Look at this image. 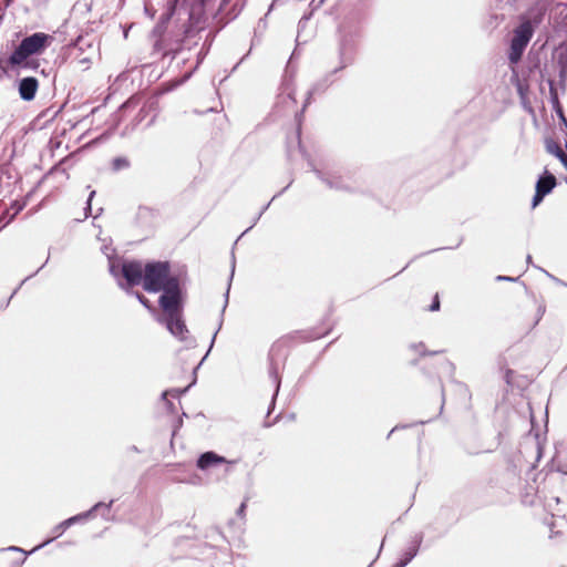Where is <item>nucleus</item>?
<instances>
[{
  "label": "nucleus",
  "instance_id": "f257e3e1",
  "mask_svg": "<svg viewBox=\"0 0 567 567\" xmlns=\"http://www.w3.org/2000/svg\"><path fill=\"white\" fill-rule=\"evenodd\" d=\"M110 271L115 278L121 275L126 288L143 284L148 292L162 291L159 305L163 310H174L176 301L181 300L179 280L171 274L168 262H150L145 267L138 261L124 262L121 267L112 262Z\"/></svg>",
  "mask_w": 567,
  "mask_h": 567
},
{
  "label": "nucleus",
  "instance_id": "f03ea898",
  "mask_svg": "<svg viewBox=\"0 0 567 567\" xmlns=\"http://www.w3.org/2000/svg\"><path fill=\"white\" fill-rule=\"evenodd\" d=\"M53 41L50 34L37 32L25 37L9 56L12 66L27 65L29 56L41 54Z\"/></svg>",
  "mask_w": 567,
  "mask_h": 567
},
{
  "label": "nucleus",
  "instance_id": "7ed1b4c3",
  "mask_svg": "<svg viewBox=\"0 0 567 567\" xmlns=\"http://www.w3.org/2000/svg\"><path fill=\"white\" fill-rule=\"evenodd\" d=\"M532 35L533 28L529 21L520 23L518 28L515 30L508 55L509 61L512 63H517L520 60V56L526 45L528 44Z\"/></svg>",
  "mask_w": 567,
  "mask_h": 567
},
{
  "label": "nucleus",
  "instance_id": "20e7f679",
  "mask_svg": "<svg viewBox=\"0 0 567 567\" xmlns=\"http://www.w3.org/2000/svg\"><path fill=\"white\" fill-rule=\"evenodd\" d=\"M181 300L176 301V306L174 310L167 311L163 310L164 317L158 316L156 319L161 323H165L167 330L178 338L179 340L184 341L186 340V334L188 333V330L184 323V321L181 318Z\"/></svg>",
  "mask_w": 567,
  "mask_h": 567
},
{
  "label": "nucleus",
  "instance_id": "39448f33",
  "mask_svg": "<svg viewBox=\"0 0 567 567\" xmlns=\"http://www.w3.org/2000/svg\"><path fill=\"white\" fill-rule=\"evenodd\" d=\"M556 186V178L554 175L549 174L547 171L544 176H542L536 183V192L533 197V207L535 208L540 204L543 198L549 194L553 188Z\"/></svg>",
  "mask_w": 567,
  "mask_h": 567
},
{
  "label": "nucleus",
  "instance_id": "423d86ee",
  "mask_svg": "<svg viewBox=\"0 0 567 567\" xmlns=\"http://www.w3.org/2000/svg\"><path fill=\"white\" fill-rule=\"evenodd\" d=\"M39 89V81L33 76L22 78L18 82V92L23 101H32Z\"/></svg>",
  "mask_w": 567,
  "mask_h": 567
},
{
  "label": "nucleus",
  "instance_id": "0eeeda50",
  "mask_svg": "<svg viewBox=\"0 0 567 567\" xmlns=\"http://www.w3.org/2000/svg\"><path fill=\"white\" fill-rule=\"evenodd\" d=\"M223 463L231 464L233 462L227 461L225 457L217 455L214 452H206L197 460V467L205 471L209 467Z\"/></svg>",
  "mask_w": 567,
  "mask_h": 567
},
{
  "label": "nucleus",
  "instance_id": "6e6552de",
  "mask_svg": "<svg viewBox=\"0 0 567 567\" xmlns=\"http://www.w3.org/2000/svg\"><path fill=\"white\" fill-rule=\"evenodd\" d=\"M111 505H112V501H111L107 505H105V507H106L107 509H110ZM102 506H104V504H103V503H97V504H95V505L92 507V509H90V511H87V512H85V513H81V514H78V515H75V516H72V517L68 518V519H66V524H65V525H71V526H72V525H73V524H75V523H80V522H84V520H86L89 517H91V516H92V513H93L94 511H97V509H99L100 507H102Z\"/></svg>",
  "mask_w": 567,
  "mask_h": 567
},
{
  "label": "nucleus",
  "instance_id": "1a4fd4ad",
  "mask_svg": "<svg viewBox=\"0 0 567 567\" xmlns=\"http://www.w3.org/2000/svg\"><path fill=\"white\" fill-rule=\"evenodd\" d=\"M419 550V542H414L412 545H410L404 553L402 554V557L400 560L393 566V567H405L417 554Z\"/></svg>",
  "mask_w": 567,
  "mask_h": 567
},
{
  "label": "nucleus",
  "instance_id": "9d476101",
  "mask_svg": "<svg viewBox=\"0 0 567 567\" xmlns=\"http://www.w3.org/2000/svg\"><path fill=\"white\" fill-rule=\"evenodd\" d=\"M66 524V519L63 520L62 523H60L59 525H56L54 528H53V533L55 534V536L53 537V539L55 537H59L61 536L65 529H68L71 525H65ZM52 540V538L45 540L44 543L35 546L30 553H33L35 550H38L39 548H42L43 546H45L47 544H49L50 542Z\"/></svg>",
  "mask_w": 567,
  "mask_h": 567
},
{
  "label": "nucleus",
  "instance_id": "9b49d317",
  "mask_svg": "<svg viewBox=\"0 0 567 567\" xmlns=\"http://www.w3.org/2000/svg\"><path fill=\"white\" fill-rule=\"evenodd\" d=\"M24 207V203L14 202L3 215L7 218L6 224L10 223Z\"/></svg>",
  "mask_w": 567,
  "mask_h": 567
},
{
  "label": "nucleus",
  "instance_id": "f8f14e48",
  "mask_svg": "<svg viewBox=\"0 0 567 567\" xmlns=\"http://www.w3.org/2000/svg\"><path fill=\"white\" fill-rule=\"evenodd\" d=\"M112 166L114 171H120L127 168L130 166V162L125 157H116L112 162Z\"/></svg>",
  "mask_w": 567,
  "mask_h": 567
},
{
  "label": "nucleus",
  "instance_id": "ddd939ff",
  "mask_svg": "<svg viewBox=\"0 0 567 567\" xmlns=\"http://www.w3.org/2000/svg\"><path fill=\"white\" fill-rule=\"evenodd\" d=\"M545 146L546 151L554 156H556V154H558L559 151H561L560 146L553 140H547Z\"/></svg>",
  "mask_w": 567,
  "mask_h": 567
},
{
  "label": "nucleus",
  "instance_id": "4468645a",
  "mask_svg": "<svg viewBox=\"0 0 567 567\" xmlns=\"http://www.w3.org/2000/svg\"><path fill=\"white\" fill-rule=\"evenodd\" d=\"M136 297L143 306H145L152 312H155V309L150 305L148 300L143 295L136 293Z\"/></svg>",
  "mask_w": 567,
  "mask_h": 567
},
{
  "label": "nucleus",
  "instance_id": "2eb2a0df",
  "mask_svg": "<svg viewBox=\"0 0 567 567\" xmlns=\"http://www.w3.org/2000/svg\"><path fill=\"white\" fill-rule=\"evenodd\" d=\"M559 502H560V501H559V498H558V497H551V498H549V499L547 501V507H548L549 509H554V503H555V505H558V504H559Z\"/></svg>",
  "mask_w": 567,
  "mask_h": 567
},
{
  "label": "nucleus",
  "instance_id": "dca6fc26",
  "mask_svg": "<svg viewBox=\"0 0 567 567\" xmlns=\"http://www.w3.org/2000/svg\"><path fill=\"white\" fill-rule=\"evenodd\" d=\"M327 184L330 186V187H333V188H342V185L339 181H332V179H327Z\"/></svg>",
  "mask_w": 567,
  "mask_h": 567
},
{
  "label": "nucleus",
  "instance_id": "f3484780",
  "mask_svg": "<svg viewBox=\"0 0 567 567\" xmlns=\"http://www.w3.org/2000/svg\"><path fill=\"white\" fill-rule=\"evenodd\" d=\"M439 308H440V301H439L437 296H435V299H434L433 303L431 305L430 310L436 311V310H439Z\"/></svg>",
  "mask_w": 567,
  "mask_h": 567
},
{
  "label": "nucleus",
  "instance_id": "a211bd4d",
  "mask_svg": "<svg viewBox=\"0 0 567 567\" xmlns=\"http://www.w3.org/2000/svg\"><path fill=\"white\" fill-rule=\"evenodd\" d=\"M556 157L561 162V164H564L565 161L567 159V155L565 154V152L563 150L559 151L558 154H556Z\"/></svg>",
  "mask_w": 567,
  "mask_h": 567
},
{
  "label": "nucleus",
  "instance_id": "6ab92c4d",
  "mask_svg": "<svg viewBox=\"0 0 567 567\" xmlns=\"http://www.w3.org/2000/svg\"><path fill=\"white\" fill-rule=\"evenodd\" d=\"M544 311H545V309H544L543 307H539V308H538V318H537L536 323L539 321V319H540V318H542V316L544 315Z\"/></svg>",
  "mask_w": 567,
  "mask_h": 567
},
{
  "label": "nucleus",
  "instance_id": "aec40b11",
  "mask_svg": "<svg viewBox=\"0 0 567 567\" xmlns=\"http://www.w3.org/2000/svg\"><path fill=\"white\" fill-rule=\"evenodd\" d=\"M246 508V503H241L240 507L238 508V514L243 515Z\"/></svg>",
  "mask_w": 567,
  "mask_h": 567
},
{
  "label": "nucleus",
  "instance_id": "412c9836",
  "mask_svg": "<svg viewBox=\"0 0 567 567\" xmlns=\"http://www.w3.org/2000/svg\"><path fill=\"white\" fill-rule=\"evenodd\" d=\"M497 279H498V280H508V281H513V280H515L514 278H512V277H506V276H498V277H497Z\"/></svg>",
  "mask_w": 567,
  "mask_h": 567
},
{
  "label": "nucleus",
  "instance_id": "4be33fe9",
  "mask_svg": "<svg viewBox=\"0 0 567 567\" xmlns=\"http://www.w3.org/2000/svg\"><path fill=\"white\" fill-rule=\"evenodd\" d=\"M94 194H95V192H94V190H93V192H91V194H90V197H89V200H87V209H91L90 202H91L92 197L94 196Z\"/></svg>",
  "mask_w": 567,
  "mask_h": 567
},
{
  "label": "nucleus",
  "instance_id": "5701e85b",
  "mask_svg": "<svg viewBox=\"0 0 567 567\" xmlns=\"http://www.w3.org/2000/svg\"><path fill=\"white\" fill-rule=\"evenodd\" d=\"M275 382H276V394H277L279 391V381L277 379V375H275Z\"/></svg>",
  "mask_w": 567,
  "mask_h": 567
},
{
  "label": "nucleus",
  "instance_id": "b1692460",
  "mask_svg": "<svg viewBox=\"0 0 567 567\" xmlns=\"http://www.w3.org/2000/svg\"><path fill=\"white\" fill-rule=\"evenodd\" d=\"M9 550L22 551V549H21V548L16 547V546H11V547H9Z\"/></svg>",
  "mask_w": 567,
  "mask_h": 567
},
{
  "label": "nucleus",
  "instance_id": "393cba45",
  "mask_svg": "<svg viewBox=\"0 0 567 567\" xmlns=\"http://www.w3.org/2000/svg\"><path fill=\"white\" fill-rule=\"evenodd\" d=\"M560 514H564V511L563 509H557L556 513L554 515H560Z\"/></svg>",
  "mask_w": 567,
  "mask_h": 567
},
{
  "label": "nucleus",
  "instance_id": "a878e982",
  "mask_svg": "<svg viewBox=\"0 0 567 567\" xmlns=\"http://www.w3.org/2000/svg\"><path fill=\"white\" fill-rule=\"evenodd\" d=\"M118 285H120L122 288H125L124 284H123L121 280H118Z\"/></svg>",
  "mask_w": 567,
  "mask_h": 567
},
{
  "label": "nucleus",
  "instance_id": "bb28decb",
  "mask_svg": "<svg viewBox=\"0 0 567 567\" xmlns=\"http://www.w3.org/2000/svg\"><path fill=\"white\" fill-rule=\"evenodd\" d=\"M168 393H169V392H164V393H163V399H165V398H166V395H167Z\"/></svg>",
  "mask_w": 567,
  "mask_h": 567
},
{
  "label": "nucleus",
  "instance_id": "cd10ccee",
  "mask_svg": "<svg viewBox=\"0 0 567 567\" xmlns=\"http://www.w3.org/2000/svg\"><path fill=\"white\" fill-rule=\"evenodd\" d=\"M565 166V168L567 169V159L565 161V163L563 164Z\"/></svg>",
  "mask_w": 567,
  "mask_h": 567
},
{
  "label": "nucleus",
  "instance_id": "c85d7f7f",
  "mask_svg": "<svg viewBox=\"0 0 567 567\" xmlns=\"http://www.w3.org/2000/svg\"><path fill=\"white\" fill-rule=\"evenodd\" d=\"M229 0H223L224 3H227Z\"/></svg>",
  "mask_w": 567,
  "mask_h": 567
}]
</instances>
